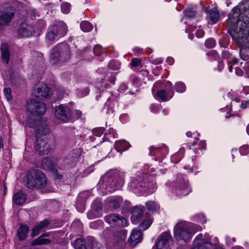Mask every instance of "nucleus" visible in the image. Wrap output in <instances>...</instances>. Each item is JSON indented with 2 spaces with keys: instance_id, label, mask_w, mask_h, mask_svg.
<instances>
[{
  "instance_id": "1",
  "label": "nucleus",
  "mask_w": 249,
  "mask_h": 249,
  "mask_svg": "<svg viewBox=\"0 0 249 249\" xmlns=\"http://www.w3.org/2000/svg\"><path fill=\"white\" fill-rule=\"evenodd\" d=\"M237 9H233L229 18L228 33L240 47V55L244 60L249 59V23L241 20Z\"/></svg>"
},
{
  "instance_id": "2",
  "label": "nucleus",
  "mask_w": 249,
  "mask_h": 249,
  "mask_svg": "<svg viewBox=\"0 0 249 249\" xmlns=\"http://www.w3.org/2000/svg\"><path fill=\"white\" fill-rule=\"evenodd\" d=\"M37 124L39 126L36 129L35 150L40 155L47 154L55 146L54 137L50 133L49 126L46 122L38 121Z\"/></svg>"
},
{
  "instance_id": "3",
  "label": "nucleus",
  "mask_w": 249,
  "mask_h": 249,
  "mask_svg": "<svg viewBox=\"0 0 249 249\" xmlns=\"http://www.w3.org/2000/svg\"><path fill=\"white\" fill-rule=\"evenodd\" d=\"M149 177L147 174L136 173L131 178L128 188L136 194L153 193L156 189L157 185L155 182L148 181Z\"/></svg>"
},
{
  "instance_id": "4",
  "label": "nucleus",
  "mask_w": 249,
  "mask_h": 249,
  "mask_svg": "<svg viewBox=\"0 0 249 249\" xmlns=\"http://www.w3.org/2000/svg\"><path fill=\"white\" fill-rule=\"evenodd\" d=\"M124 178L123 172L117 170L112 171L104 176L99 181L98 185L100 188L105 190L106 193H111L122 187Z\"/></svg>"
},
{
  "instance_id": "5",
  "label": "nucleus",
  "mask_w": 249,
  "mask_h": 249,
  "mask_svg": "<svg viewBox=\"0 0 249 249\" xmlns=\"http://www.w3.org/2000/svg\"><path fill=\"white\" fill-rule=\"evenodd\" d=\"M201 228L199 225L186 222H178L174 228V233L177 241H183L184 242H189L194 233L200 231Z\"/></svg>"
},
{
  "instance_id": "6",
  "label": "nucleus",
  "mask_w": 249,
  "mask_h": 249,
  "mask_svg": "<svg viewBox=\"0 0 249 249\" xmlns=\"http://www.w3.org/2000/svg\"><path fill=\"white\" fill-rule=\"evenodd\" d=\"M47 183L45 174L38 169H31L26 175V187L29 189H40Z\"/></svg>"
},
{
  "instance_id": "7",
  "label": "nucleus",
  "mask_w": 249,
  "mask_h": 249,
  "mask_svg": "<svg viewBox=\"0 0 249 249\" xmlns=\"http://www.w3.org/2000/svg\"><path fill=\"white\" fill-rule=\"evenodd\" d=\"M171 189L173 193L178 196H187L192 191L187 177L180 173L176 175L171 183Z\"/></svg>"
},
{
  "instance_id": "8",
  "label": "nucleus",
  "mask_w": 249,
  "mask_h": 249,
  "mask_svg": "<svg viewBox=\"0 0 249 249\" xmlns=\"http://www.w3.org/2000/svg\"><path fill=\"white\" fill-rule=\"evenodd\" d=\"M70 58V48L66 43L59 44L52 50L50 59L53 64L64 62Z\"/></svg>"
},
{
  "instance_id": "9",
  "label": "nucleus",
  "mask_w": 249,
  "mask_h": 249,
  "mask_svg": "<svg viewBox=\"0 0 249 249\" xmlns=\"http://www.w3.org/2000/svg\"><path fill=\"white\" fill-rule=\"evenodd\" d=\"M67 32L66 24L62 21H59L49 27L46 36L50 41H53L65 36Z\"/></svg>"
},
{
  "instance_id": "10",
  "label": "nucleus",
  "mask_w": 249,
  "mask_h": 249,
  "mask_svg": "<svg viewBox=\"0 0 249 249\" xmlns=\"http://www.w3.org/2000/svg\"><path fill=\"white\" fill-rule=\"evenodd\" d=\"M54 116L58 120L64 123L73 122V119L71 117V110L66 105H60L55 107Z\"/></svg>"
},
{
  "instance_id": "11",
  "label": "nucleus",
  "mask_w": 249,
  "mask_h": 249,
  "mask_svg": "<svg viewBox=\"0 0 249 249\" xmlns=\"http://www.w3.org/2000/svg\"><path fill=\"white\" fill-rule=\"evenodd\" d=\"M26 107L27 109L34 115H43L47 110L46 106L43 102L35 99L28 101Z\"/></svg>"
},
{
  "instance_id": "12",
  "label": "nucleus",
  "mask_w": 249,
  "mask_h": 249,
  "mask_svg": "<svg viewBox=\"0 0 249 249\" xmlns=\"http://www.w3.org/2000/svg\"><path fill=\"white\" fill-rule=\"evenodd\" d=\"M15 10L12 7L5 8L0 14V29L10 25L15 16Z\"/></svg>"
},
{
  "instance_id": "13",
  "label": "nucleus",
  "mask_w": 249,
  "mask_h": 249,
  "mask_svg": "<svg viewBox=\"0 0 249 249\" xmlns=\"http://www.w3.org/2000/svg\"><path fill=\"white\" fill-rule=\"evenodd\" d=\"M41 165L43 168L48 169L54 173L57 172V168H65L63 160H58L54 157L45 158L42 160Z\"/></svg>"
},
{
  "instance_id": "14",
  "label": "nucleus",
  "mask_w": 249,
  "mask_h": 249,
  "mask_svg": "<svg viewBox=\"0 0 249 249\" xmlns=\"http://www.w3.org/2000/svg\"><path fill=\"white\" fill-rule=\"evenodd\" d=\"M104 219L106 222L112 227H124L127 225L126 220L118 214H109L105 216Z\"/></svg>"
},
{
  "instance_id": "15",
  "label": "nucleus",
  "mask_w": 249,
  "mask_h": 249,
  "mask_svg": "<svg viewBox=\"0 0 249 249\" xmlns=\"http://www.w3.org/2000/svg\"><path fill=\"white\" fill-rule=\"evenodd\" d=\"M171 240V236L169 232L162 233L158 240L155 243L152 249H166Z\"/></svg>"
},
{
  "instance_id": "16",
  "label": "nucleus",
  "mask_w": 249,
  "mask_h": 249,
  "mask_svg": "<svg viewBox=\"0 0 249 249\" xmlns=\"http://www.w3.org/2000/svg\"><path fill=\"white\" fill-rule=\"evenodd\" d=\"M34 93L36 97L43 99L50 97L51 90L46 84L41 83L36 86Z\"/></svg>"
},
{
  "instance_id": "17",
  "label": "nucleus",
  "mask_w": 249,
  "mask_h": 249,
  "mask_svg": "<svg viewBox=\"0 0 249 249\" xmlns=\"http://www.w3.org/2000/svg\"><path fill=\"white\" fill-rule=\"evenodd\" d=\"M81 153L82 150L81 149H75L72 150L68 158L62 160L64 164L65 165V168L69 166L70 167L73 166L78 161Z\"/></svg>"
},
{
  "instance_id": "18",
  "label": "nucleus",
  "mask_w": 249,
  "mask_h": 249,
  "mask_svg": "<svg viewBox=\"0 0 249 249\" xmlns=\"http://www.w3.org/2000/svg\"><path fill=\"white\" fill-rule=\"evenodd\" d=\"M88 217L90 219L101 217L102 215V206L100 202L94 201L91 205V209L88 213Z\"/></svg>"
},
{
  "instance_id": "19",
  "label": "nucleus",
  "mask_w": 249,
  "mask_h": 249,
  "mask_svg": "<svg viewBox=\"0 0 249 249\" xmlns=\"http://www.w3.org/2000/svg\"><path fill=\"white\" fill-rule=\"evenodd\" d=\"M90 194L88 191H85L79 194L76 202V206L78 211L82 213L85 210V202L89 197Z\"/></svg>"
},
{
  "instance_id": "20",
  "label": "nucleus",
  "mask_w": 249,
  "mask_h": 249,
  "mask_svg": "<svg viewBox=\"0 0 249 249\" xmlns=\"http://www.w3.org/2000/svg\"><path fill=\"white\" fill-rule=\"evenodd\" d=\"M50 224V221L46 219L37 223L32 229L31 236L32 237H34L38 235L41 231L46 229Z\"/></svg>"
},
{
  "instance_id": "21",
  "label": "nucleus",
  "mask_w": 249,
  "mask_h": 249,
  "mask_svg": "<svg viewBox=\"0 0 249 249\" xmlns=\"http://www.w3.org/2000/svg\"><path fill=\"white\" fill-rule=\"evenodd\" d=\"M144 210L143 207L136 206L133 208L131 220L133 224H136L139 222L143 216Z\"/></svg>"
},
{
  "instance_id": "22",
  "label": "nucleus",
  "mask_w": 249,
  "mask_h": 249,
  "mask_svg": "<svg viewBox=\"0 0 249 249\" xmlns=\"http://www.w3.org/2000/svg\"><path fill=\"white\" fill-rule=\"evenodd\" d=\"M33 33V28L26 23H22L19 24L18 29V34L21 37H28Z\"/></svg>"
},
{
  "instance_id": "23",
  "label": "nucleus",
  "mask_w": 249,
  "mask_h": 249,
  "mask_svg": "<svg viewBox=\"0 0 249 249\" xmlns=\"http://www.w3.org/2000/svg\"><path fill=\"white\" fill-rule=\"evenodd\" d=\"M51 235V232H46L42 234L34 240L31 245L32 246H38L41 245H48L52 242V240L49 238H46V237H49Z\"/></svg>"
},
{
  "instance_id": "24",
  "label": "nucleus",
  "mask_w": 249,
  "mask_h": 249,
  "mask_svg": "<svg viewBox=\"0 0 249 249\" xmlns=\"http://www.w3.org/2000/svg\"><path fill=\"white\" fill-rule=\"evenodd\" d=\"M142 240L141 232L137 230H132L131 235L128 239V242L132 247H135Z\"/></svg>"
},
{
  "instance_id": "25",
  "label": "nucleus",
  "mask_w": 249,
  "mask_h": 249,
  "mask_svg": "<svg viewBox=\"0 0 249 249\" xmlns=\"http://www.w3.org/2000/svg\"><path fill=\"white\" fill-rule=\"evenodd\" d=\"M122 202L123 199L120 196L111 197L107 200V205L111 211L119 208Z\"/></svg>"
},
{
  "instance_id": "26",
  "label": "nucleus",
  "mask_w": 249,
  "mask_h": 249,
  "mask_svg": "<svg viewBox=\"0 0 249 249\" xmlns=\"http://www.w3.org/2000/svg\"><path fill=\"white\" fill-rule=\"evenodd\" d=\"M172 84L170 81H164V84L161 81H158L154 84V87L152 89V91L153 92L155 90V88H163L165 91H167V92L170 94L171 93V95L173 96L174 91L172 90Z\"/></svg>"
},
{
  "instance_id": "27",
  "label": "nucleus",
  "mask_w": 249,
  "mask_h": 249,
  "mask_svg": "<svg viewBox=\"0 0 249 249\" xmlns=\"http://www.w3.org/2000/svg\"><path fill=\"white\" fill-rule=\"evenodd\" d=\"M27 199V196L22 190H19L15 193L13 196L14 202L17 205L23 204Z\"/></svg>"
},
{
  "instance_id": "28",
  "label": "nucleus",
  "mask_w": 249,
  "mask_h": 249,
  "mask_svg": "<svg viewBox=\"0 0 249 249\" xmlns=\"http://www.w3.org/2000/svg\"><path fill=\"white\" fill-rule=\"evenodd\" d=\"M202 234H199L194 241V247L192 249H207L205 245L207 244V242L205 239H202Z\"/></svg>"
},
{
  "instance_id": "29",
  "label": "nucleus",
  "mask_w": 249,
  "mask_h": 249,
  "mask_svg": "<svg viewBox=\"0 0 249 249\" xmlns=\"http://www.w3.org/2000/svg\"><path fill=\"white\" fill-rule=\"evenodd\" d=\"M0 53L3 62L8 64L10 60V53L7 44L3 43L1 45Z\"/></svg>"
},
{
  "instance_id": "30",
  "label": "nucleus",
  "mask_w": 249,
  "mask_h": 249,
  "mask_svg": "<svg viewBox=\"0 0 249 249\" xmlns=\"http://www.w3.org/2000/svg\"><path fill=\"white\" fill-rule=\"evenodd\" d=\"M29 231V227L21 224L17 230V235L20 241L24 240L27 237V234Z\"/></svg>"
},
{
  "instance_id": "31",
  "label": "nucleus",
  "mask_w": 249,
  "mask_h": 249,
  "mask_svg": "<svg viewBox=\"0 0 249 249\" xmlns=\"http://www.w3.org/2000/svg\"><path fill=\"white\" fill-rule=\"evenodd\" d=\"M130 144L125 140H119L116 141L114 144V147L116 150L122 154L123 151H125L129 148Z\"/></svg>"
},
{
  "instance_id": "32",
  "label": "nucleus",
  "mask_w": 249,
  "mask_h": 249,
  "mask_svg": "<svg viewBox=\"0 0 249 249\" xmlns=\"http://www.w3.org/2000/svg\"><path fill=\"white\" fill-rule=\"evenodd\" d=\"M86 243L89 247H91L92 249H104V247L102 245L92 236H88L87 237Z\"/></svg>"
},
{
  "instance_id": "33",
  "label": "nucleus",
  "mask_w": 249,
  "mask_h": 249,
  "mask_svg": "<svg viewBox=\"0 0 249 249\" xmlns=\"http://www.w3.org/2000/svg\"><path fill=\"white\" fill-rule=\"evenodd\" d=\"M207 18L212 24L215 23L219 19V13L216 8H213L208 12Z\"/></svg>"
},
{
  "instance_id": "34",
  "label": "nucleus",
  "mask_w": 249,
  "mask_h": 249,
  "mask_svg": "<svg viewBox=\"0 0 249 249\" xmlns=\"http://www.w3.org/2000/svg\"><path fill=\"white\" fill-rule=\"evenodd\" d=\"M54 179L56 183H64L67 184L71 182V180L67 177V175H62L56 173L54 177Z\"/></svg>"
},
{
  "instance_id": "35",
  "label": "nucleus",
  "mask_w": 249,
  "mask_h": 249,
  "mask_svg": "<svg viewBox=\"0 0 249 249\" xmlns=\"http://www.w3.org/2000/svg\"><path fill=\"white\" fill-rule=\"evenodd\" d=\"M156 95L159 99L163 101H168L172 97V95L168 96L169 94L167 92V91H165V90L163 89L158 91Z\"/></svg>"
},
{
  "instance_id": "36",
  "label": "nucleus",
  "mask_w": 249,
  "mask_h": 249,
  "mask_svg": "<svg viewBox=\"0 0 249 249\" xmlns=\"http://www.w3.org/2000/svg\"><path fill=\"white\" fill-rule=\"evenodd\" d=\"M81 29L85 32L90 31L92 28V25L88 21H83L80 23Z\"/></svg>"
},
{
  "instance_id": "37",
  "label": "nucleus",
  "mask_w": 249,
  "mask_h": 249,
  "mask_svg": "<svg viewBox=\"0 0 249 249\" xmlns=\"http://www.w3.org/2000/svg\"><path fill=\"white\" fill-rule=\"evenodd\" d=\"M127 231L125 230H121L116 231L114 236L118 238L119 241H124L126 237Z\"/></svg>"
},
{
  "instance_id": "38",
  "label": "nucleus",
  "mask_w": 249,
  "mask_h": 249,
  "mask_svg": "<svg viewBox=\"0 0 249 249\" xmlns=\"http://www.w3.org/2000/svg\"><path fill=\"white\" fill-rule=\"evenodd\" d=\"M146 206L147 210L151 212H155L158 208V205L154 201H149L146 203Z\"/></svg>"
},
{
  "instance_id": "39",
  "label": "nucleus",
  "mask_w": 249,
  "mask_h": 249,
  "mask_svg": "<svg viewBox=\"0 0 249 249\" xmlns=\"http://www.w3.org/2000/svg\"><path fill=\"white\" fill-rule=\"evenodd\" d=\"M175 88L177 92L182 93L185 91L186 86L182 82H178L175 85Z\"/></svg>"
},
{
  "instance_id": "40",
  "label": "nucleus",
  "mask_w": 249,
  "mask_h": 249,
  "mask_svg": "<svg viewBox=\"0 0 249 249\" xmlns=\"http://www.w3.org/2000/svg\"><path fill=\"white\" fill-rule=\"evenodd\" d=\"M152 222L150 220L147 219L140 224L139 226L140 230L144 231L147 229L151 225Z\"/></svg>"
},
{
  "instance_id": "41",
  "label": "nucleus",
  "mask_w": 249,
  "mask_h": 249,
  "mask_svg": "<svg viewBox=\"0 0 249 249\" xmlns=\"http://www.w3.org/2000/svg\"><path fill=\"white\" fill-rule=\"evenodd\" d=\"M184 13L185 17L189 18H194L196 16V12L192 9H186Z\"/></svg>"
},
{
  "instance_id": "42",
  "label": "nucleus",
  "mask_w": 249,
  "mask_h": 249,
  "mask_svg": "<svg viewBox=\"0 0 249 249\" xmlns=\"http://www.w3.org/2000/svg\"><path fill=\"white\" fill-rule=\"evenodd\" d=\"M215 41L213 38H210L207 39L205 42V45L206 47L209 49H211L214 47V46H215Z\"/></svg>"
},
{
  "instance_id": "43",
  "label": "nucleus",
  "mask_w": 249,
  "mask_h": 249,
  "mask_svg": "<svg viewBox=\"0 0 249 249\" xmlns=\"http://www.w3.org/2000/svg\"><path fill=\"white\" fill-rule=\"evenodd\" d=\"M108 67L112 70H117L120 68V63L116 61H112L108 64Z\"/></svg>"
},
{
  "instance_id": "44",
  "label": "nucleus",
  "mask_w": 249,
  "mask_h": 249,
  "mask_svg": "<svg viewBox=\"0 0 249 249\" xmlns=\"http://www.w3.org/2000/svg\"><path fill=\"white\" fill-rule=\"evenodd\" d=\"M115 105H117V102L111 99V98H108L105 103V107L103 109L105 110L106 107L111 108V107H112L113 108L114 107H115Z\"/></svg>"
},
{
  "instance_id": "45",
  "label": "nucleus",
  "mask_w": 249,
  "mask_h": 249,
  "mask_svg": "<svg viewBox=\"0 0 249 249\" xmlns=\"http://www.w3.org/2000/svg\"><path fill=\"white\" fill-rule=\"evenodd\" d=\"M71 5L68 2L62 3L61 5V11L64 14H68L70 11Z\"/></svg>"
},
{
  "instance_id": "46",
  "label": "nucleus",
  "mask_w": 249,
  "mask_h": 249,
  "mask_svg": "<svg viewBox=\"0 0 249 249\" xmlns=\"http://www.w3.org/2000/svg\"><path fill=\"white\" fill-rule=\"evenodd\" d=\"M3 92L4 95L7 100L10 101L12 99V96L11 95V89L10 88H5L4 89Z\"/></svg>"
},
{
  "instance_id": "47",
  "label": "nucleus",
  "mask_w": 249,
  "mask_h": 249,
  "mask_svg": "<svg viewBox=\"0 0 249 249\" xmlns=\"http://www.w3.org/2000/svg\"><path fill=\"white\" fill-rule=\"evenodd\" d=\"M82 112L78 110H75L73 111H71V117L73 119V121L75 119H77L82 116Z\"/></svg>"
},
{
  "instance_id": "48",
  "label": "nucleus",
  "mask_w": 249,
  "mask_h": 249,
  "mask_svg": "<svg viewBox=\"0 0 249 249\" xmlns=\"http://www.w3.org/2000/svg\"><path fill=\"white\" fill-rule=\"evenodd\" d=\"M83 245V241L80 238L76 239L74 242V247L75 249H79Z\"/></svg>"
},
{
  "instance_id": "49",
  "label": "nucleus",
  "mask_w": 249,
  "mask_h": 249,
  "mask_svg": "<svg viewBox=\"0 0 249 249\" xmlns=\"http://www.w3.org/2000/svg\"><path fill=\"white\" fill-rule=\"evenodd\" d=\"M104 131V128L103 127H99L94 129L93 130V134L98 137L101 136Z\"/></svg>"
},
{
  "instance_id": "50",
  "label": "nucleus",
  "mask_w": 249,
  "mask_h": 249,
  "mask_svg": "<svg viewBox=\"0 0 249 249\" xmlns=\"http://www.w3.org/2000/svg\"><path fill=\"white\" fill-rule=\"evenodd\" d=\"M141 64V61L140 59L137 58H133L131 60V66L132 67H136L140 66Z\"/></svg>"
},
{
  "instance_id": "51",
  "label": "nucleus",
  "mask_w": 249,
  "mask_h": 249,
  "mask_svg": "<svg viewBox=\"0 0 249 249\" xmlns=\"http://www.w3.org/2000/svg\"><path fill=\"white\" fill-rule=\"evenodd\" d=\"M93 51L95 54L100 55L102 52V47L99 45H96L94 47Z\"/></svg>"
},
{
  "instance_id": "52",
  "label": "nucleus",
  "mask_w": 249,
  "mask_h": 249,
  "mask_svg": "<svg viewBox=\"0 0 249 249\" xmlns=\"http://www.w3.org/2000/svg\"><path fill=\"white\" fill-rule=\"evenodd\" d=\"M149 154L150 155H153L156 154L158 153L159 152H160V148H155L153 146L150 147L149 148Z\"/></svg>"
},
{
  "instance_id": "53",
  "label": "nucleus",
  "mask_w": 249,
  "mask_h": 249,
  "mask_svg": "<svg viewBox=\"0 0 249 249\" xmlns=\"http://www.w3.org/2000/svg\"><path fill=\"white\" fill-rule=\"evenodd\" d=\"M204 31L202 29H198L196 33V36L198 38H201L204 35Z\"/></svg>"
},
{
  "instance_id": "54",
  "label": "nucleus",
  "mask_w": 249,
  "mask_h": 249,
  "mask_svg": "<svg viewBox=\"0 0 249 249\" xmlns=\"http://www.w3.org/2000/svg\"><path fill=\"white\" fill-rule=\"evenodd\" d=\"M128 89V86L125 84H122L121 85L119 89L121 92H125Z\"/></svg>"
},
{
  "instance_id": "55",
  "label": "nucleus",
  "mask_w": 249,
  "mask_h": 249,
  "mask_svg": "<svg viewBox=\"0 0 249 249\" xmlns=\"http://www.w3.org/2000/svg\"><path fill=\"white\" fill-rule=\"evenodd\" d=\"M243 69L247 73L249 74V61L245 63Z\"/></svg>"
},
{
  "instance_id": "56",
  "label": "nucleus",
  "mask_w": 249,
  "mask_h": 249,
  "mask_svg": "<svg viewBox=\"0 0 249 249\" xmlns=\"http://www.w3.org/2000/svg\"><path fill=\"white\" fill-rule=\"evenodd\" d=\"M243 71L239 68H235V73L238 76H241L243 74Z\"/></svg>"
},
{
  "instance_id": "57",
  "label": "nucleus",
  "mask_w": 249,
  "mask_h": 249,
  "mask_svg": "<svg viewBox=\"0 0 249 249\" xmlns=\"http://www.w3.org/2000/svg\"><path fill=\"white\" fill-rule=\"evenodd\" d=\"M213 242H214L213 244L209 243V244L212 246H213V247H216L219 244L218 239L217 237H215L213 239Z\"/></svg>"
},
{
  "instance_id": "58",
  "label": "nucleus",
  "mask_w": 249,
  "mask_h": 249,
  "mask_svg": "<svg viewBox=\"0 0 249 249\" xmlns=\"http://www.w3.org/2000/svg\"><path fill=\"white\" fill-rule=\"evenodd\" d=\"M106 113L108 114H113L114 112V109H113V107H111V108L106 107Z\"/></svg>"
},
{
  "instance_id": "59",
  "label": "nucleus",
  "mask_w": 249,
  "mask_h": 249,
  "mask_svg": "<svg viewBox=\"0 0 249 249\" xmlns=\"http://www.w3.org/2000/svg\"><path fill=\"white\" fill-rule=\"evenodd\" d=\"M174 59L172 57H169L166 59V62L170 65L174 63Z\"/></svg>"
},
{
  "instance_id": "60",
  "label": "nucleus",
  "mask_w": 249,
  "mask_h": 249,
  "mask_svg": "<svg viewBox=\"0 0 249 249\" xmlns=\"http://www.w3.org/2000/svg\"><path fill=\"white\" fill-rule=\"evenodd\" d=\"M207 54L213 55L215 58H216V56L217 55V53L216 52H215V51H213V50L209 52V53H208Z\"/></svg>"
},
{
  "instance_id": "61",
  "label": "nucleus",
  "mask_w": 249,
  "mask_h": 249,
  "mask_svg": "<svg viewBox=\"0 0 249 249\" xmlns=\"http://www.w3.org/2000/svg\"><path fill=\"white\" fill-rule=\"evenodd\" d=\"M108 80L109 82H110L111 83H112V84H114L115 83V77L114 75H110L109 77H108Z\"/></svg>"
},
{
  "instance_id": "62",
  "label": "nucleus",
  "mask_w": 249,
  "mask_h": 249,
  "mask_svg": "<svg viewBox=\"0 0 249 249\" xmlns=\"http://www.w3.org/2000/svg\"><path fill=\"white\" fill-rule=\"evenodd\" d=\"M202 239H205L206 241L207 242V244H209V235L208 233H206L204 235H203Z\"/></svg>"
},
{
  "instance_id": "63",
  "label": "nucleus",
  "mask_w": 249,
  "mask_h": 249,
  "mask_svg": "<svg viewBox=\"0 0 249 249\" xmlns=\"http://www.w3.org/2000/svg\"><path fill=\"white\" fill-rule=\"evenodd\" d=\"M232 62L234 64H237L238 63V59L235 57H233L232 59Z\"/></svg>"
},
{
  "instance_id": "64",
  "label": "nucleus",
  "mask_w": 249,
  "mask_h": 249,
  "mask_svg": "<svg viewBox=\"0 0 249 249\" xmlns=\"http://www.w3.org/2000/svg\"><path fill=\"white\" fill-rule=\"evenodd\" d=\"M186 136L188 137H192V133L190 131H188L186 133Z\"/></svg>"
}]
</instances>
